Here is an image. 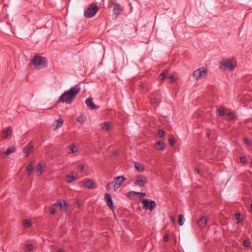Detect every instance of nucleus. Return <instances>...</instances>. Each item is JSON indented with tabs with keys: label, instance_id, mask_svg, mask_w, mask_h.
Returning <instances> with one entry per match:
<instances>
[{
	"label": "nucleus",
	"instance_id": "nucleus-51",
	"mask_svg": "<svg viewBox=\"0 0 252 252\" xmlns=\"http://www.w3.org/2000/svg\"><path fill=\"white\" fill-rule=\"evenodd\" d=\"M140 87L143 88V86H142V85H141V86H140Z\"/></svg>",
	"mask_w": 252,
	"mask_h": 252
},
{
	"label": "nucleus",
	"instance_id": "nucleus-38",
	"mask_svg": "<svg viewBox=\"0 0 252 252\" xmlns=\"http://www.w3.org/2000/svg\"><path fill=\"white\" fill-rule=\"evenodd\" d=\"M240 160L242 163H246L247 161V159L244 157H241L240 158Z\"/></svg>",
	"mask_w": 252,
	"mask_h": 252
},
{
	"label": "nucleus",
	"instance_id": "nucleus-11",
	"mask_svg": "<svg viewBox=\"0 0 252 252\" xmlns=\"http://www.w3.org/2000/svg\"><path fill=\"white\" fill-rule=\"evenodd\" d=\"M104 200H105L107 206L112 210L115 209L113 205V202L111 195L109 193H105L104 196Z\"/></svg>",
	"mask_w": 252,
	"mask_h": 252
},
{
	"label": "nucleus",
	"instance_id": "nucleus-2",
	"mask_svg": "<svg viewBox=\"0 0 252 252\" xmlns=\"http://www.w3.org/2000/svg\"><path fill=\"white\" fill-rule=\"evenodd\" d=\"M220 68L224 70L231 71L236 67L237 62L234 58H229L223 60L220 63Z\"/></svg>",
	"mask_w": 252,
	"mask_h": 252
},
{
	"label": "nucleus",
	"instance_id": "nucleus-50",
	"mask_svg": "<svg viewBox=\"0 0 252 252\" xmlns=\"http://www.w3.org/2000/svg\"><path fill=\"white\" fill-rule=\"evenodd\" d=\"M170 220H173V221L174 219H173V218L172 217H170Z\"/></svg>",
	"mask_w": 252,
	"mask_h": 252
},
{
	"label": "nucleus",
	"instance_id": "nucleus-16",
	"mask_svg": "<svg viewBox=\"0 0 252 252\" xmlns=\"http://www.w3.org/2000/svg\"><path fill=\"white\" fill-rule=\"evenodd\" d=\"M86 104L88 108L92 110L98 108L93 102V99L89 98L85 100Z\"/></svg>",
	"mask_w": 252,
	"mask_h": 252
},
{
	"label": "nucleus",
	"instance_id": "nucleus-9",
	"mask_svg": "<svg viewBox=\"0 0 252 252\" xmlns=\"http://www.w3.org/2000/svg\"><path fill=\"white\" fill-rule=\"evenodd\" d=\"M111 6L113 7V11L116 17H117L121 13V12L123 10V7L115 2L112 1L111 2Z\"/></svg>",
	"mask_w": 252,
	"mask_h": 252
},
{
	"label": "nucleus",
	"instance_id": "nucleus-8",
	"mask_svg": "<svg viewBox=\"0 0 252 252\" xmlns=\"http://www.w3.org/2000/svg\"><path fill=\"white\" fill-rule=\"evenodd\" d=\"M126 180V178L123 176H118L117 177L115 178L114 182L115 184L114 185V191H117V189L121 186L123 182Z\"/></svg>",
	"mask_w": 252,
	"mask_h": 252
},
{
	"label": "nucleus",
	"instance_id": "nucleus-30",
	"mask_svg": "<svg viewBox=\"0 0 252 252\" xmlns=\"http://www.w3.org/2000/svg\"><path fill=\"white\" fill-rule=\"evenodd\" d=\"M86 116L84 115H80L77 119L78 122H84L86 120Z\"/></svg>",
	"mask_w": 252,
	"mask_h": 252
},
{
	"label": "nucleus",
	"instance_id": "nucleus-27",
	"mask_svg": "<svg viewBox=\"0 0 252 252\" xmlns=\"http://www.w3.org/2000/svg\"><path fill=\"white\" fill-rule=\"evenodd\" d=\"M168 74V70H165L162 73H161L159 77L160 81H162L164 79V78Z\"/></svg>",
	"mask_w": 252,
	"mask_h": 252
},
{
	"label": "nucleus",
	"instance_id": "nucleus-17",
	"mask_svg": "<svg viewBox=\"0 0 252 252\" xmlns=\"http://www.w3.org/2000/svg\"><path fill=\"white\" fill-rule=\"evenodd\" d=\"M12 133V128L11 127H7L5 130L3 131L2 137L3 140H5L8 136L10 135Z\"/></svg>",
	"mask_w": 252,
	"mask_h": 252
},
{
	"label": "nucleus",
	"instance_id": "nucleus-13",
	"mask_svg": "<svg viewBox=\"0 0 252 252\" xmlns=\"http://www.w3.org/2000/svg\"><path fill=\"white\" fill-rule=\"evenodd\" d=\"M34 146L32 143H29L28 145L23 148V152L26 154V156L27 157L33 150Z\"/></svg>",
	"mask_w": 252,
	"mask_h": 252
},
{
	"label": "nucleus",
	"instance_id": "nucleus-25",
	"mask_svg": "<svg viewBox=\"0 0 252 252\" xmlns=\"http://www.w3.org/2000/svg\"><path fill=\"white\" fill-rule=\"evenodd\" d=\"M23 225L25 228H29L32 226V222L30 220L25 219L23 220Z\"/></svg>",
	"mask_w": 252,
	"mask_h": 252
},
{
	"label": "nucleus",
	"instance_id": "nucleus-23",
	"mask_svg": "<svg viewBox=\"0 0 252 252\" xmlns=\"http://www.w3.org/2000/svg\"><path fill=\"white\" fill-rule=\"evenodd\" d=\"M16 151V148L14 146L9 147L7 150L4 153V155L9 156L12 153H14Z\"/></svg>",
	"mask_w": 252,
	"mask_h": 252
},
{
	"label": "nucleus",
	"instance_id": "nucleus-43",
	"mask_svg": "<svg viewBox=\"0 0 252 252\" xmlns=\"http://www.w3.org/2000/svg\"><path fill=\"white\" fill-rule=\"evenodd\" d=\"M112 155L113 157L118 156L119 155V152L117 151H115L113 153Z\"/></svg>",
	"mask_w": 252,
	"mask_h": 252
},
{
	"label": "nucleus",
	"instance_id": "nucleus-26",
	"mask_svg": "<svg viewBox=\"0 0 252 252\" xmlns=\"http://www.w3.org/2000/svg\"><path fill=\"white\" fill-rule=\"evenodd\" d=\"M154 146L157 150H160L164 148L165 144L164 143H156Z\"/></svg>",
	"mask_w": 252,
	"mask_h": 252
},
{
	"label": "nucleus",
	"instance_id": "nucleus-12",
	"mask_svg": "<svg viewBox=\"0 0 252 252\" xmlns=\"http://www.w3.org/2000/svg\"><path fill=\"white\" fill-rule=\"evenodd\" d=\"M74 174V172H72L69 175H67L65 176V181L67 183H71L78 179L77 174L75 173V175Z\"/></svg>",
	"mask_w": 252,
	"mask_h": 252
},
{
	"label": "nucleus",
	"instance_id": "nucleus-20",
	"mask_svg": "<svg viewBox=\"0 0 252 252\" xmlns=\"http://www.w3.org/2000/svg\"><path fill=\"white\" fill-rule=\"evenodd\" d=\"M67 153L68 154L74 153L78 151V148L74 144H72L67 147Z\"/></svg>",
	"mask_w": 252,
	"mask_h": 252
},
{
	"label": "nucleus",
	"instance_id": "nucleus-28",
	"mask_svg": "<svg viewBox=\"0 0 252 252\" xmlns=\"http://www.w3.org/2000/svg\"><path fill=\"white\" fill-rule=\"evenodd\" d=\"M219 115L220 116H223L225 113V110L223 108H220L217 110Z\"/></svg>",
	"mask_w": 252,
	"mask_h": 252
},
{
	"label": "nucleus",
	"instance_id": "nucleus-1",
	"mask_svg": "<svg viewBox=\"0 0 252 252\" xmlns=\"http://www.w3.org/2000/svg\"><path fill=\"white\" fill-rule=\"evenodd\" d=\"M80 90V88L77 85L70 89L68 91L65 92L60 97L58 100V103L62 102H65L66 104H70Z\"/></svg>",
	"mask_w": 252,
	"mask_h": 252
},
{
	"label": "nucleus",
	"instance_id": "nucleus-5",
	"mask_svg": "<svg viewBox=\"0 0 252 252\" xmlns=\"http://www.w3.org/2000/svg\"><path fill=\"white\" fill-rule=\"evenodd\" d=\"M141 201L144 209H149L150 211H152L156 207V203L154 200L149 201L148 199L143 198L141 199Z\"/></svg>",
	"mask_w": 252,
	"mask_h": 252
},
{
	"label": "nucleus",
	"instance_id": "nucleus-21",
	"mask_svg": "<svg viewBox=\"0 0 252 252\" xmlns=\"http://www.w3.org/2000/svg\"><path fill=\"white\" fill-rule=\"evenodd\" d=\"M94 183L90 179H88L84 182L85 187L88 189H93L94 187Z\"/></svg>",
	"mask_w": 252,
	"mask_h": 252
},
{
	"label": "nucleus",
	"instance_id": "nucleus-44",
	"mask_svg": "<svg viewBox=\"0 0 252 252\" xmlns=\"http://www.w3.org/2000/svg\"><path fill=\"white\" fill-rule=\"evenodd\" d=\"M175 140L173 138H170L168 140V142H175Z\"/></svg>",
	"mask_w": 252,
	"mask_h": 252
},
{
	"label": "nucleus",
	"instance_id": "nucleus-37",
	"mask_svg": "<svg viewBox=\"0 0 252 252\" xmlns=\"http://www.w3.org/2000/svg\"><path fill=\"white\" fill-rule=\"evenodd\" d=\"M169 78H170V83H173V82L175 81L177 79V78L175 77L174 76H170L169 77Z\"/></svg>",
	"mask_w": 252,
	"mask_h": 252
},
{
	"label": "nucleus",
	"instance_id": "nucleus-45",
	"mask_svg": "<svg viewBox=\"0 0 252 252\" xmlns=\"http://www.w3.org/2000/svg\"><path fill=\"white\" fill-rule=\"evenodd\" d=\"M171 147H173L175 145V143H169Z\"/></svg>",
	"mask_w": 252,
	"mask_h": 252
},
{
	"label": "nucleus",
	"instance_id": "nucleus-4",
	"mask_svg": "<svg viewBox=\"0 0 252 252\" xmlns=\"http://www.w3.org/2000/svg\"><path fill=\"white\" fill-rule=\"evenodd\" d=\"M32 63L37 69H39L45 66L46 61L45 58L35 56L32 60Z\"/></svg>",
	"mask_w": 252,
	"mask_h": 252
},
{
	"label": "nucleus",
	"instance_id": "nucleus-48",
	"mask_svg": "<svg viewBox=\"0 0 252 252\" xmlns=\"http://www.w3.org/2000/svg\"><path fill=\"white\" fill-rule=\"evenodd\" d=\"M245 142H249L248 139H247V138H246V139H245Z\"/></svg>",
	"mask_w": 252,
	"mask_h": 252
},
{
	"label": "nucleus",
	"instance_id": "nucleus-10",
	"mask_svg": "<svg viewBox=\"0 0 252 252\" xmlns=\"http://www.w3.org/2000/svg\"><path fill=\"white\" fill-rule=\"evenodd\" d=\"M54 206L56 207H59L62 211H65L67 208V202L63 199H61L55 203Z\"/></svg>",
	"mask_w": 252,
	"mask_h": 252
},
{
	"label": "nucleus",
	"instance_id": "nucleus-32",
	"mask_svg": "<svg viewBox=\"0 0 252 252\" xmlns=\"http://www.w3.org/2000/svg\"><path fill=\"white\" fill-rule=\"evenodd\" d=\"M241 214L240 213H237L235 215V219L237 221V223H240L242 221V219L241 218Z\"/></svg>",
	"mask_w": 252,
	"mask_h": 252
},
{
	"label": "nucleus",
	"instance_id": "nucleus-24",
	"mask_svg": "<svg viewBox=\"0 0 252 252\" xmlns=\"http://www.w3.org/2000/svg\"><path fill=\"white\" fill-rule=\"evenodd\" d=\"M134 167L138 172H141L144 170V167L137 162H135Z\"/></svg>",
	"mask_w": 252,
	"mask_h": 252
},
{
	"label": "nucleus",
	"instance_id": "nucleus-7",
	"mask_svg": "<svg viewBox=\"0 0 252 252\" xmlns=\"http://www.w3.org/2000/svg\"><path fill=\"white\" fill-rule=\"evenodd\" d=\"M147 178L145 176L142 175H138L136 178L135 185L139 187H143L147 183Z\"/></svg>",
	"mask_w": 252,
	"mask_h": 252
},
{
	"label": "nucleus",
	"instance_id": "nucleus-29",
	"mask_svg": "<svg viewBox=\"0 0 252 252\" xmlns=\"http://www.w3.org/2000/svg\"><path fill=\"white\" fill-rule=\"evenodd\" d=\"M184 216L182 215H180L178 216V222L180 225H182L184 224Z\"/></svg>",
	"mask_w": 252,
	"mask_h": 252
},
{
	"label": "nucleus",
	"instance_id": "nucleus-33",
	"mask_svg": "<svg viewBox=\"0 0 252 252\" xmlns=\"http://www.w3.org/2000/svg\"><path fill=\"white\" fill-rule=\"evenodd\" d=\"M227 119L228 120H233L234 118V117H235V115H234V113H233L232 112L228 113L227 114Z\"/></svg>",
	"mask_w": 252,
	"mask_h": 252
},
{
	"label": "nucleus",
	"instance_id": "nucleus-40",
	"mask_svg": "<svg viewBox=\"0 0 252 252\" xmlns=\"http://www.w3.org/2000/svg\"><path fill=\"white\" fill-rule=\"evenodd\" d=\"M78 167L81 172H82L84 170V166L83 165H78Z\"/></svg>",
	"mask_w": 252,
	"mask_h": 252
},
{
	"label": "nucleus",
	"instance_id": "nucleus-6",
	"mask_svg": "<svg viewBox=\"0 0 252 252\" xmlns=\"http://www.w3.org/2000/svg\"><path fill=\"white\" fill-rule=\"evenodd\" d=\"M207 75V70L204 67H201L195 70L193 72V77L196 80H199Z\"/></svg>",
	"mask_w": 252,
	"mask_h": 252
},
{
	"label": "nucleus",
	"instance_id": "nucleus-39",
	"mask_svg": "<svg viewBox=\"0 0 252 252\" xmlns=\"http://www.w3.org/2000/svg\"><path fill=\"white\" fill-rule=\"evenodd\" d=\"M135 194L140 195L142 196H145L146 195V193L144 192H134Z\"/></svg>",
	"mask_w": 252,
	"mask_h": 252
},
{
	"label": "nucleus",
	"instance_id": "nucleus-41",
	"mask_svg": "<svg viewBox=\"0 0 252 252\" xmlns=\"http://www.w3.org/2000/svg\"><path fill=\"white\" fill-rule=\"evenodd\" d=\"M249 245H250V243L248 241H247L246 240H245L244 241V245L245 247H249Z\"/></svg>",
	"mask_w": 252,
	"mask_h": 252
},
{
	"label": "nucleus",
	"instance_id": "nucleus-18",
	"mask_svg": "<svg viewBox=\"0 0 252 252\" xmlns=\"http://www.w3.org/2000/svg\"><path fill=\"white\" fill-rule=\"evenodd\" d=\"M43 166L41 162L39 163L35 167L34 170L37 176H40L42 173Z\"/></svg>",
	"mask_w": 252,
	"mask_h": 252
},
{
	"label": "nucleus",
	"instance_id": "nucleus-3",
	"mask_svg": "<svg viewBox=\"0 0 252 252\" xmlns=\"http://www.w3.org/2000/svg\"><path fill=\"white\" fill-rule=\"evenodd\" d=\"M98 7L96 4L92 3L88 6L84 13V16L86 18H91L93 17L98 11Z\"/></svg>",
	"mask_w": 252,
	"mask_h": 252
},
{
	"label": "nucleus",
	"instance_id": "nucleus-15",
	"mask_svg": "<svg viewBox=\"0 0 252 252\" xmlns=\"http://www.w3.org/2000/svg\"><path fill=\"white\" fill-rule=\"evenodd\" d=\"M207 220V217L203 216L197 221V224L199 227L203 228L206 226Z\"/></svg>",
	"mask_w": 252,
	"mask_h": 252
},
{
	"label": "nucleus",
	"instance_id": "nucleus-19",
	"mask_svg": "<svg viewBox=\"0 0 252 252\" xmlns=\"http://www.w3.org/2000/svg\"><path fill=\"white\" fill-rule=\"evenodd\" d=\"M101 127L102 130L107 131L111 129V125L109 122H105L101 124Z\"/></svg>",
	"mask_w": 252,
	"mask_h": 252
},
{
	"label": "nucleus",
	"instance_id": "nucleus-14",
	"mask_svg": "<svg viewBox=\"0 0 252 252\" xmlns=\"http://www.w3.org/2000/svg\"><path fill=\"white\" fill-rule=\"evenodd\" d=\"M63 120L62 118H59L56 120L53 125V130H56L61 127L63 124Z\"/></svg>",
	"mask_w": 252,
	"mask_h": 252
},
{
	"label": "nucleus",
	"instance_id": "nucleus-35",
	"mask_svg": "<svg viewBox=\"0 0 252 252\" xmlns=\"http://www.w3.org/2000/svg\"><path fill=\"white\" fill-rule=\"evenodd\" d=\"M158 134L160 137H162L165 135V132L162 129H159L158 132Z\"/></svg>",
	"mask_w": 252,
	"mask_h": 252
},
{
	"label": "nucleus",
	"instance_id": "nucleus-42",
	"mask_svg": "<svg viewBox=\"0 0 252 252\" xmlns=\"http://www.w3.org/2000/svg\"><path fill=\"white\" fill-rule=\"evenodd\" d=\"M163 240L165 242H167L169 240V237L168 235H165L163 237Z\"/></svg>",
	"mask_w": 252,
	"mask_h": 252
},
{
	"label": "nucleus",
	"instance_id": "nucleus-49",
	"mask_svg": "<svg viewBox=\"0 0 252 252\" xmlns=\"http://www.w3.org/2000/svg\"><path fill=\"white\" fill-rule=\"evenodd\" d=\"M250 209H251V210L252 211V204H251L250 205Z\"/></svg>",
	"mask_w": 252,
	"mask_h": 252
},
{
	"label": "nucleus",
	"instance_id": "nucleus-22",
	"mask_svg": "<svg viewBox=\"0 0 252 252\" xmlns=\"http://www.w3.org/2000/svg\"><path fill=\"white\" fill-rule=\"evenodd\" d=\"M33 164L32 161H31L26 166V170H27L28 176L30 175L31 174V173H32V171L33 169Z\"/></svg>",
	"mask_w": 252,
	"mask_h": 252
},
{
	"label": "nucleus",
	"instance_id": "nucleus-31",
	"mask_svg": "<svg viewBox=\"0 0 252 252\" xmlns=\"http://www.w3.org/2000/svg\"><path fill=\"white\" fill-rule=\"evenodd\" d=\"M26 248L25 252H30L32 250L33 246L32 244H28L26 245Z\"/></svg>",
	"mask_w": 252,
	"mask_h": 252
},
{
	"label": "nucleus",
	"instance_id": "nucleus-47",
	"mask_svg": "<svg viewBox=\"0 0 252 252\" xmlns=\"http://www.w3.org/2000/svg\"><path fill=\"white\" fill-rule=\"evenodd\" d=\"M195 171L197 173V174H199V171L198 169H195Z\"/></svg>",
	"mask_w": 252,
	"mask_h": 252
},
{
	"label": "nucleus",
	"instance_id": "nucleus-46",
	"mask_svg": "<svg viewBox=\"0 0 252 252\" xmlns=\"http://www.w3.org/2000/svg\"><path fill=\"white\" fill-rule=\"evenodd\" d=\"M57 252H64V251L62 249H61L58 251Z\"/></svg>",
	"mask_w": 252,
	"mask_h": 252
},
{
	"label": "nucleus",
	"instance_id": "nucleus-34",
	"mask_svg": "<svg viewBox=\"0 0 252 252\" xmlns=\"http://www.w3.org/2000/svg\"><path fill=\"white\" fill-rule=\"evenodd\" d=\"M55 207H56L54 206V204L50 207V214L52 215H54L56 213V210L55 209Z\"/></svg>",
	"mask_w": 252,
	"mask_h": 252
},
{
	"label": "nucleus",
	"instance_id": "nucleus-36",
	"mask_svg": "<svg viewBox=\"0 0 252 252\" xmlns=\"http://www.w3.org/2000/svg\"><path fill=\"white\" fill-rule=\"evenodd\" d=\"M150 102L152 105L156 104L157 102V99L156 98H151Z\"/></svg>",
	"mask_w": 252,
	"mask_h": 252
}]
</instances>
